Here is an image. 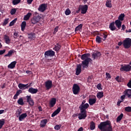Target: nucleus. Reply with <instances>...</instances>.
<instances>
[{
	"label": "nucleus",
	"mask_w": 131,
	"mask_h": 131,
	"mask_svg": "<svg viewBox=\"0 0 131 131\" xmlns=\"http://www.w3.org/2000/svg\"><path fill=\"white\" fill-rule=\"evenodd\" d=\"M100 56H101V53L97 51H95L92 54V59H93V60L99 59Z\"/></svg>",
	"instance_id": "obj_10"
},
{
	"label": "nucleus",
	"mask_w": 131,
	"mask_h": 131,
	"mask_svg": "<svg viewBox=\"0 0 131 131\" xmlns=\"http://www.w3.org/2000/svg\"><path fill=\"white\" fill-rule=\"evenodd\" d=\"M30 86V85H28V84H22V83H19L18 84V88L21 90H27L28 89V88Z\"/></svg>",
	"instance_id": "obj_12"
},
{
	"label": "nucleus",
	"mask_w": 131,
	"mask_h": 131,
	"mask_svg": "<svg viewBox=\"0 0 131 131\" xmlns=\"http://www.w3.org/2000/svg\"><path fill=\"white\" fill-rule=\"evenodd\" d=\"M26 74H32V71H26Z\"/></svg>",
	"instance_id": "obj_61"
},
{
	"label": "nucleus",
	"mask_w": 131,
	"mask_h": 131,
	"mask_svg": "<svg viewBox=\"0 0 131 131\" xmlns=\"http://www.w3.org/2000/svg\"><path fill=\"white\" fill-rule=\"evenodd\" d=\"M83 67V64H79L76 66V72H75V75L78 76L79 74H81L82 72L81 68Z\"/></svg>",
	"instance_id": "obj_11"
},
{
	"label": "nucleus",
	"mask_w": 131,
	"mask_h": 131,
	"mask_svg": "<svg viewBox=\"0 0 131 131\" xmlns=\"http://www.w3.org/2000/svg\"><path fill=\"white\" fill-rule=\"evenodd\" d=\"M31 16H32V13L28 12L25 16H24V20H28Z\"/></svg>",
	"instance_id": "obj_31"
},
{
	"label": "nucleus",
	"mask_w": 131,
	"mask_h": 131,
	"mask_svg": "<svg viewBox=\"0 0 131 131\" xmlns=\"http://www.w3.org/2000/svg\"><path fill=\"white\" fill-rule=\"evenodd\" d=\"M97 128H98L101 131H113L111 121H110L100 123V124L97 126Z\"/></svg>",
	"instance_id": "obj_2"
},
{
	"label": "nucleus",
	"mask_w": 131,
	"mask_h": 131,
	"mask_svg": "<svg viewBox=\"0 0 131 131\" xmlns=\"http://www.w3.org/2000/svg\"><path fill=\"white\" fill-rule=\"evenodd\" d=\"M28 39L29 40H34L35 39V33H31L28 35Z\"/></svg>",
	"instance_id": "obj_30"
},
{
	"label": "nucleus",
	"mask_w": 131,
	"mask_h": 131,
	"mask_svg": "<svg viewBox=\"0 0 131 131\" xmlns=\"http://www.w3.org/2000/svg\"><path fill=\"white\" fill-rule=\"evenodd\" d=\"M121 20H116L115 21L112 22V23H114V26H117L118 29H121V26H122V22H121Z\"/></svg>",
	"instance_id": "obj_17"
},
{
	"label": "nucleus",
	"mask_w": 131,
	"mask_h": 131,
	"mask_svg": "<svg viewBox=\"0 0 131 131\" xmlns=\"http://www.w3.org/2000/svg\"><path fill=\"white\" fill-rule=\"evenodd\" d=\"M17 116H19V117L18 118L19 121H22L23 120H24V119H25V118H26V117H27V114L24 113L21 115H17Z\"/></svg>",
	"instance_id": "obj_23"
},
{
	"label": "nucleus",
	"mask_w": 131,
	"mask_h": 131,
	"mask_svg": "<svg viewBox=\"0 0 131 131\" xmlns=\"http://www.w3.org/2000/svg\"><path fill=\"white\" fill-rule=\"evenodd\" d=\"M55 56V52L53 50H48L44 53V56L45 58H48V57H53Z\"/></svg>",
	"instance_id": "obj_7"
},
{
	"label": "nucleus",
	"mask_w": 131,
	"mask_h": 131,
	"mask_svg": "<svg viewBox=\"0 0 131 131\" xmlns=\"http://www.w3.org/2000/svg\"><path fill=\"white\" fill-rule=\"evenodd\" d=\"M118 45L119 46H122V45H123V43H122V41H120V42H119V43H118Z\"/></svg>",
	"instance_id": "obj_62"
},
{
	"label": "nucleus",
	"mask_w": 131,
	"mask_h": 131,
	"mask_svg": "<svg viewBox=\"0 0 131 131\" xmlns=\"http://www.w3.org/2000/svg\"><path fill=\"white\" fill-rule=\"evenodd\" d=\"M94 98H90L89 99V104L90 106L93 105L96 102V98L95 96H93Z\"/></svg>",
	"instance_id": "obj_16"
},
{
	"label": "nucleus",
	"mask_w": 131,
	"mask_h": 131,
	"mask_svg": "<svg viewBox=\"0 0 131 131\" xmlns=\"http://www.w3.org/2000/svg\"><path fill=\"white\" fill-rule=\"evenodd\" d=\"M120 71L121 72H129L131 71V66L128 64H122L120 68Z\"/></svg>",
	"instance_id": "obj_5"
},
{
	"label": "nucleus",
	"mask_w": 131,
	"mask_h": 131,
	"mask_svg": "<svg viewBox=\"0 0 131 131\" xmlns=\"http://www.w3.org/2000/svg\"><path fill=\"white\" fill-rule=\"evenodd\" d=\"M45 88L47 90H50L52 88H53V83L52 80H48L45 82Z\"/></svg>",
	"instance_id": "obj_8"
},
{
	"label": "nucleus",
	"mask_w": 131,
	"mask_h": 131,
	"mask_svg": "<svg viewBox=\"0 0 131 131\" xmlns=\"http://www.w3.org/2000/svg\"><path fill=\"white\" fill-rule=\"evenodd\" d=\"M83 27V24H80L75 28V32L78 31L79 30H81L82 29V27Z\"/></svg>",
	"instance_id": "obj_37"
},
{
	"label": "nucleus",
	"mask_w": 131,
	"mask_h": 131,
	"mask_svg": "<svg viewBox=\"0 0 131 131\" xmlns=\"http://www.w3.org/2000/svg\"><path fill=\"white\" fill-rule=\"evenodd\" d=\"M62 48V45H60L59 43H56V45L53 48V50L55 51L56 52H59V50Z\"/></svg>",
	"instance_id": "obj_19"
},
{
	"label": "nucleus",
	"mask_w": 131,
	"mask_h": 131,
	"mask_svg": "<svg viewBox=\"0 0 131 131\" xmlns=\"http://www.w3.org/2000/svg\"><path fill=\"white\" fill-rule=\"evenodd\" d=\"M100 36H101V37H103V40H105L106 39V38H107V34H106V33H101V34H100Z\"/></svg>",
	"instance_id": "obj_38"
},
{
	"label": "nucleus",
	"mask_w": 131,
	"mask_h": 131,
	"mask_svg": "<svg viewBox=\"0 0 131 131\" xmlns=\"http://www.w3.org/2000/svg\"><path fill=\"white\" fill-rule=\"evenodd\" d=\"M105 6L107 8H112V4H111V1L110 0L106 1V3H105Z\"/></svg>",
	"instance_id": "obj_34"
},
{
	"label": "nucleus",
	"mask_w": 131,
	"mask_h": 131,
	"mask_svg": "<svg viewBox=\"0 0 131 131\" xmlns=\"http://www.w3.org/2000/svg\"><path fill=\"white\" fill-rule=\"evenodd\" d=\"M4 40H5V43H6V44L9 45V43H10L9 36H8L7 35H4Z\"/></svg>",
	"instance_id": "obj_24"
},
{
	"label": "nucleus",
	"mask_w": 131,
	"mask_h": 131,
	"mask_svg": "<svg viewBox=\"0 0 131 131\" xmlns=\"http://www.w3.org/2000/svg\"><path fill=\"white\" fill-rule=\"evenodd\" d=\"M16 13V9L14 8L10 10V15H14Z\"/></svg>",
	"instance_id": "obj_49"
},
{
	"label": "nucleus",
	"mask_w": 131,
	"mask_h": 131,
	"mask_svg": "<svg viewBox=\"0 0 131 131\" xmlns=\"http://www.w3.org/2000/svg\"><path fill=\"white\" fill-rule=\"evenodd\" d=\"M123 96H126L127 97V98L131 99V89H126L124 92H123Z\"/></svg>",
	"instance_id": "obj_15"
},
{
	"label": "nucleus",
	"mask_w": 131,
	"mask_h": 131,
	"mask_svg": "<svg viewBox=\"0 0 131 131\" xmlns=\"http://www.w3.org/2000/svg\"><path fill=\"white\" fill-rule=\"evenodd\" d=\"M102 84L101 83L97 84V85L96 86V88L97 90H102Z\"/></svg>",
	"instance_id": "obj_51"
},
{
	"label": "nucleus",
	"mask_w": 131,
	"mask_h": 131,
	"mask_svg": "<svg viewBox=\"0 0 131 131\" xmlns=\"http://www.w3.org/2000/svg\"><path fill=\"white\" fill-rule=\"evenodd\" d=\"M14 53V50H9V51H8V53H7V54L5 55L4 57H10V56H11V55H13V54Z\"/></svg>",
	"instance_id": "obj_33"
},
{
	"label": "nucleus",
	"mask_w": 131,
	"mask_h": 131,
	"mask_svg": "<svg viewBox=\"0 0 131 131\" xmlns=\"http://www.w3.org/2000/svg\"><path fill=\"white\" fill-rule=\"evenodd\" d=\"M90 54L88 53H85L81 56V59L83 60L82 61V65H83V68L89 67V63L92 62V59L89 57Z\"/></svg>",
	"instance_id": "obj_3"
},
{
	"label": "nucleus",
	"mask_w": 131,
	"mask_h": 131,
	"mask_svg": "<svg viewBox=\"0 0 131 131\" xmlns=\"http://www.w3.org/2000/svg\"><path fill=\"white\" fill-rule=\"evenodd\" d=\"M79 115V114H78V115L77 114L73 115V117H77V116H78V119L83 120V119H85V118H86V117L88 116V115H86V116H85V117L84 118H80Z\"/></svg>",
	"instance_id": "obj_48"
},
{
	"label": "nucleus",
	"mask_w": 131,
	"mask_h": 131,
	"mask_svg": "<svg viewBox=\"0 0 131 131\" xmlns=\"http://www.w3.org/2000/svg\"><path fill=\"white\" fill-rule=\"evenodd\" d=\"M124 14H121L120 16H119L118 20L119 21H123L124 20Z\"/></svg>",
	"instance_id": "obj_36"
},
{
	"label": "nucleus",
	"mask_w": 131,
	"mask_h": 131,
	"mask_svg": "<svg viewBox=\"0 0 131 131\" xmlns=\"http://www.w3.org/2000/svg\"><path fill=\"white\" fill-rule=\"evenodd\" d=\"M56 104V98H52L50 101V108H52Z\"/></svg>",
	"instance_id": "obj_18"
},
{
	"label": "nucleus",
	"mask_w": 131,
	"mask_h": 131,
	"mask_svg": "<svg viewBox=\"0 0 131 131\" xmlns=\"http://www.w3.org/2000/svg\"><path fill=\"white\" fill-rule=\"evenodd\" d=\"M21 110L19 109L18 111H17V116L21 115Z\"/></svg>",
	"instance_id": "obj_53"
},
{
	"label": "nucleus",
	"mask_w": 131,
	"mask_h": 131,
	"mask_svg": "<svg viewBox=\"0 0 131 131\" xmlns=\"http://www.w3.org/2000/svg\"><path fill=\"white\" fill-rule=\"evenodd\" d=\"M59 112H60V107H58L55 111H54L53 114H52V117H54L57 114H59Z\"/></svg>",
	"instance_id": "obj_26"
},
{
	"label": "nucleus",
	"mask_w": 131,
	"mask_h": 131,
	"mask_svg": "<svg viewBox=\"0 0 131 131\" xmlns=\"http://www.w3.org/2000/svg\"><path fill=\"white\" fill-rule=\"evenodd\" d=\"M38 111L39 112L42 111V110L41 109V106H38Z\"/></svg>",
	"instance_id": "obj_64"
},
{
	"label": "nucleus",
	"mask_w": 131,
	"mask_h": 131,
	"mask_svg": "<svg viewBox=\"0 0 131 131\" xmlns=\"http://www.w3.org/2000/svg\"><path fill=\"white\" fill-rule=\"evenodd\" d=\"M101 39H102L101 38V37L99 36H96L95 40H96V42H97V43H101Z\"/></svg>",
	"instance_id": "obj_40"
},
{
	"label": "nucleus",
	"mask_w": 131,
	"mask_h": 131,
	"mask_svg": "<svg viewBox=\"0 0 131 131\" xmlns=\"http://www.w3.org/2000/svg\"><path fill=\"white\" fill-rule=\"evenodd\" d=\"M62 126L61 124H57L54 126V129L56 130H59L60 129V127Z\"/></svg>",
	"instance_id": "obj_43"
},
{
	"label": "nucleus",
	"mask_w": 131,
	"mask_h": 131,
	"mask_svg": "<svg viewBox=\"0 0 131 131\" xmlns=\"http://www.w3.org/2000/svg\"><path fill=\"white\" fill-rule=\"evenodd\" d=\"M33 1L34 0H27V4H28V5H31Z\"/></svg>",
	"instance_id": "obj_57"
},
{
	"label": "nucleus",
	"mask_w": 131,
	"mask_h": 131,
	"mask_svg": "<svg viewBox=\"0 0 131 131\" xmlns=\"http://www.w3.org/2000/svg\"><path fill=\"white\" fill-rule=\"evenodd\" d=\"M103 92H100L99 93H97V94H96V97L97 98V99H100L103 98Z\"/></svg>",
	"instance_id": "obj_32"
},
{
	"label": "nucleus",
	"mask_w": 131,
	"mask_h": 131,
	"mask_svg": "<svg viewBox=\"0 0 131 131\" xmlns=\"http://www.w3.org/2000/svg\"><path fill=\"white\" fill-rule=\"evenodd\" d=\"M16 63L17 62L16 61L11 62L9 64H8V66H7V68L8 69H14V68H15V66H16Z\"/></svg>",
	"instance_id": "obj_22"
},
{
	"label": "nucleus",
	"mask_w": 131,
	"mask_h": 131,
	"mask_svg": "<svg viewBox=\"0 0 131 131\" xmlns=\"http://www.w3.org/2000/svg\"><path fill=\"white\" fill-rule=\"evenodd\" d=\"M58 29V27H56L55 29H54V33L57 32Z\"/></svg>",
	"instance_id": "obj_58"
},
{
	"label": "nucleus",
	"mask_w": 131,
	"mask_h": 131,
	"mask_svg": "<svg viewBox=\"0 0 131 131\" xmlns=\"http://www.w3.org/2000/svg\"><path fill=\"white\" fill-rule=\"evenodd\" d=\"M9 20V18H6L3 22V26H6L7 24H8V20Z\"/></svg>",
	"instance_id": "obj_45"
},
{
	"label": "nucleus",
	"mask_w": 131,
	"mask_h": 131,
	"mask_svg": "<svg viewBox=\"0 0 131 131\" xmlns=\"http://www.w3.org/2000/svg\"><path fill=\"white\" fill-rule=\"evenodd\" d=\"M79 90H80V88L77 84H73V88H72V92H73V94L74 95H78L79 93Z\"/></svg>",
	"instance_id": "obj_6"
},
{
	"label": "nucleus",
	"mask_w": 131,
	"mask_h": 131,
	"mask_svg": "<svg viewBox=\"0 0 131 131\" xmlns=\"http://www.w3.org/2000/svg\"><path fill=\"white\" fill-rule=\"evenodd\" d=\"M115 26H116L114 25V23H111L108 26V28L110 29V30H111V31H114L116 29Z\"/></svg>",
	"instance_id": "obj_29"
},
{
	"label": "nucleus",
	"mask_w": 131,
	"mask_h": 131,
	"mask_svg": "<svg viewBox=\"0 0 131 131\" xmlns=\"http://www.w3.org/2000/svg\"><path fill=\"white\" fill-rule=\"evenodd\" d=\"M115 80H117L118 82H121L120 76H118L117 77H115Z\"/></svg>",
	"instance_id": "obj_52"
},
{
	"label": "nucleus",
	"mask_w": 131,
	"mask_h": 131,
	"mask_svg": "<svg viewBox=\"0 0 131 131\" xmlns=\"http://www.w3.org/2000/svg\"><path fill=\"white\" fill-rule=\"evenodd\" d=\"M77 131H83V127H81L80 128H78Z\"/></svg>",
	"instance_id": "obj_63"
},
{
	"label": "nucleus",
	"mask_w": 131,
	"mask_h": 131,
	"mask_svg": "<svg viewBox=\"0 0 131 131\" xmlns=\"http://www.w3.org/2000/svg\"><path fill=\"white\" fill-rule=\"evenodd\" d=\"M16 21H17V18H15L14 20L10 21L9 23V27L13 26L14 25H15V23H16Z\"/></svg>",
	"instance_id": "obj_41"
},
{
	"label": "nucleus",
	"mask_w": 131,
	"mask_h": 131,
	"mask_svg": "<svg viewBox=\"0 0 131 131\" xmlns=\"http://www.w3.org/2000/svg\"><path fill=\"white\" fill-rule=\"evenodd\" d=\"M127 85L128 88L131 89V79H130L129 82H127Z\"/></svg>",
	"instance_id": "obj_54"
},
{
	"label": "nucleus",
	"mask_w": 131,
	"mask_h": 131,
	"mask_svg": "<svg viewBox=\"0 0 131 131\" xmlns=\"http://www.w3.org/2000/svg\"><path fill=\"white\" fill-rule=\"evenodd\" d=\"M70 14H71V11L69 9H67L66 10H65V15H69Z\"/></svg>",
	"instance_id": "obj_50"
},
{
	"label": "nucleus",
	"mask_w": 131,
	"mask_h": 131,
	"mask_svg": "<svg viewBox=\"0 0 131 131\" xmlns=\"http://www.w3.org/2000/svg\"><path fill=\"white\" fill-rule=\"evenodd\" d=\"M124 111L126 112L130 113L131 112V106H126L124 109Z\"/></svg>",
	"instance_id": "obj_46"
},
{
	"label": "nucleus",
	"mask_w": 131,
	"mask_h": 131,
	"mask_svg": "<svg viewBox=\"0 0 131 131\" xmlns=\"http://www.w3.org/2000/svg\"><path fill=\"white\" fill-rule=\"evenodd\" d=\"M19 3H20V0H13V5L14 6L19 4Z\"/></svg>",
	"instance_id": "obj_47"
},
{
	"label": "nucleus",
	"mask_w": 131,
	"mask_h": 131,
	"mask_svg": "<svg viewBox=\"0 0 131 131\" xmlns=\"http://www.w3.org/2000/svg\"><path fill=\"white\" fill-rule=\"evenodd\" d=\"M122 43H123V47L124 49H130L131 48V39L130 38H126Z\"/></svg>",
	"instance_id": "obj_4"
},
{
	"label": "nucleus",
	"mask_w": 131,
	"mask_h": 131,
	"mask_svg": "<svg viewBox=\"0 0 131 131\" xmlns=\"http://www.w3.org/2000/svg\"><path fill=\"white\" fill-rule=\"evenodd\" d=\"M105 76H106V78H107L108 79L111 78V75H110V73H105Z\"/></svg>",
	"instance_id": "obj_55"
},
{
	"label": "nucleus",
	"mask_w": 131,
	"mask_h": 131,
	"mask_svg": "<svg viewBox=\"0 0 131 131\" xmlns=\"http://www.w3.org/2000/svg\"><path fill=\"white\" fill-rule=\"evenodd\" d=\"M26 98H27V103L31 106L34 105V101L30 96H27Z\"/></svg>",
	"instance_id": "obj_21"
},
{
	"label": "nucleus",
	"mask_w": 131,
	"mask_h": 131,
	"mask_svg": "<svg viewBox=\"0 0 131 131\" xmlns=\"http://www.w3.org/2000/svg\"><path fill=\"white\" fill-rule=\"evenodd\" d=\"M5 124V119L0 120V129L3 128V126Z\"/></svg>",
	"instance_id": "obj_44"
},
{
	"label": "nucleus",
	"mask_w": 131,
	"mask_h": 131,
	"mask_svg": "<svg viewBox=\"0 0 131 131\" xmlns=\"http://www.w3.org/2000/svg\"><path fill=\"white\" fill-rule=\"evenodd\" d=\"M47 7V6L46 4H40V6H39V7H38V11L40 12H44L45 10H46Z\"/></svg>",
	"instance_id": "obj_14"
},
{
	"label": "nucleus",
	"mask_w": 131,
	"mask_h": 131,
	"mask_svg": "<svg viewBox=\"0 0 131 131\" xmlns=\"http://www.w3.org/2000/svg\"><path fill=\"white\" fill-rule=\"evenodd\" d=\"M17 103H18V104L20 105H24V101L23 98H20L18 99V100H17Z\"/></svg>",
	"instance_id": "obj_39"
},
{
	"label": "nucleus",
	"mask_w": 131,
	"mask_h": 131,
	"mask_svg": "<svg viewBox=\"0 0 131 131\" xmlns=\"http://www.w3.org/2000/svg\"><path fill=\"white\" fill-rule=\"evenodd\" d=\"M40 20V16L39 15H37L36 16L33 17L32 18V19L31 20V22L32 23V24H37L38 22Z\"/></svg>",
	"instance_id": "obj_9"
},
{
	"label": "nucleus",
	"mask_w": 131,
	"mask_h": 131,
	"mask_svg": "<svg viewBox=\"0 0 131 131\" xmlns=\"http://www.w3.org/2000/svg\"><path fill=\"white\" fill-rule=\"evenodd\" d=\"M21 31L25 30V28L26 27V21L21 22V25H20Z\"/></svg>",
	"instance_id": "obj_35"
},
{
	"label": "nucleus",
	"mask_w": 131,
	"mask_h": 131,
	"mask_svg": "<svg viewBox=\"0 0 131 131\" xmlns=\"http://www.w3.org/2000/svg\"><path fill=\"white\" fill-rule=\"evenodd\" d=\"M90 129L91 130L95 129V123L93 121L90 122Z\"/></svg>",
	"instance_id": "obj_28"
},
{
	"label": "nucleus",
	"mask_w": 131,
	"mask_h": 131,
	"mask_svg": "<svg viewBox=\"0 0 131 131\" xmlns=\"http://www.w3.org/2000/svg\"><path fill=\"white\" fill-rule=\"evenodd\" d=\"M47 123V119H43V120L40 121V127L44 128L46 125Z\"/></svg>",
	"instance_id": "obj_25"
},
{
	"label": "nucleus",
	"mask_w": 131,
	"mask_h": 131,
	"mask_svg": "<svg viewBox=\"0 0 131 131\" xmlns=\"http://www.w3.org/2000/svg\"><path fill=\"white\" fill-rule=\"evenodd\" d=\"M22 93L23 91L21 90H17V91L16 92V94H15V95H14V100L17 99L18 96H19V95H20V94H21Z\"/></svg>",
	"instance_id": "obj_27"
},
{
	"label": "nucleus",
	"mask_w": 131,
	"mask_h": 131,
	"mask_svg": "<svg viewBox=\"0 0 131 131\" xmlns=\"http://www.w3.org/2000/svg\"><path fill=\"white\" fill-rule=\"evenodd\" d=\"M38 92V90L37 89H34L33 88H30L28 89V93L32 94H35L36 93H37Z\"/></svg>",
	"instance_id": "obj_20"
},
{
	"label": "nucleus",
	"mask_w": 131,
	"mask_h": 131,
	"mask_svg": "<svg viewBox=\"0 0 131 131\" xmlns=\"http://www.w3.org/2000/svg\"><path fill=\"white\" fill-rule=\"evenodd\" d=\"M6 52V50H0V55H3Z\"/></svg>",
	"instance_id": "obj_56"
},
{
	"label": "nucleus",
	"mask_w": 131,
	"mask_h": 131,
	"mask_svg": "<svg viewBox=\"0 0 131 131\" xmlns=\"http://www.w3.org/2000/svg\"><path fill=\"white\" fill-rule=\"evenodd\" d=\"M88 5H86L80 6V9L81 10V13L83 14L86 13V12L88 11Z\"/></svg>",
	"instance_id": "obj_13"
},
{
	"label": "nucleus",
	"mask_w": 131,
	"mask_h": 131,
	"mask_svg": "<svg viewBox=\"0 0 131 131\" xmlns=\"http://www.w3.org/2000/svg\"><path fill=\"white\" fill-rule=\"evenodd\" d=\"M122 118H123V114H121L120 116L117 118V122H119L122 119Z\"/></svg>",
	"instance_id": "obj_42"
},
{
	"label": "nucleus",
	"mask_w": 131,
	"mask_h": 131,
	"mask_svg": "<svg viewBox=\"0 0 131 131\" xmlns=\"http://www.w3.org/2000/svg\"><path fill=\"white\" fill-rule=\"evenodd\" d=\"M121 28L122 29V30H125V26H124V25L121 26Z\"/></svg>",
	"instance_id": "obj_60"
},
{
	"label": "nucleus",
	"mask_w": 131,
	"mask_h": 131,
	"mask_svg": "<svg viewBox=\"0 0 131 131\" xmlns=\"http://www.w3.org/2000/svg\"><path fill=\"white\" fill-rule=\"evenodd\" d=\"M125 97H126V95H122L121 96V100H123L124 99H125Z\"/></svg>",
	"instance_id": "obj_59"
},
{
	"label": "nucleus",
	"mask_w": 131,
	"mask_h": 131,
	"mask_svg": "<svg viewBox=\"0 0 131 131\" xmlns=\"http://www.w3.org/2000/svg\"><path fill=\"white\" fill-rule=\"evenodd\" d=\"M85 102H86V101L83 100L80 106L78 107V108L80 109V113L79 116H80V119H83L86 116V109H88L90 105L89 103H85Z\"/></svg>",
	"instance_id": "obj_1"
}]
</instances>
